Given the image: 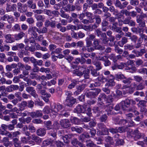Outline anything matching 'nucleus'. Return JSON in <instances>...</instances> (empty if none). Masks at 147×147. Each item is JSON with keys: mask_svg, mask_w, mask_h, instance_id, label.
I'll return each mask as SVG.
<instances>
[{"mask_svg": "<svg viewBox=\"0 0 147 147\" xmlns=\"http://www.w3.org/2000/svg\"><path fill=\"white\" fill-rule=\"evenodd\" d=\"M28 32L29 34L31 35L32 37L34 38H36L37 37L38 34L33 29V27L29 28L28 30Z\"/></svg>", "mask_w": 147, "mask_h": 147, "instance_id": "2eb2a0df", "label": "nucleus"}, {"mask_svg": "<svg viewBox=\"0 0 147 147\" xmlns=\"http://www.w3.org/2000/svg\"><path fill=\"white\" fill-rule=\"evenodd\" d=\"M84 96L89 98H94V96L92 91H86L84 93Z\"/></svg>", "mask_w": 147, "mask_h": 147, "instance_id": "7c9ffc66", "label": "nucleus"}, {"mask_svg": "<svg viewBox=\"0 0 147 147\" xmlns=\"http://www.w3.org/2000/svg\"><path fill=\"white\" fill-rule=\"evenodd\" d=\"M107 118L106 114H104L102 115L99 118L100 121L102 122H105Z\"/></svg>", "mask_w": 147, "mask_h": 147, "instance_id": "338daca9", "label": "nucleus"}, {"mask_svg": "<svg viewBox=\"0 0 147 147\" xmlns=\"http://www.w3.org/2000/svg\"><path fill=\"white\" fill-rule=\"evenodd\" d=\"M82 70L81 68H78V69H76L73 71V73L79 76H82L84 73L83 71L82 72Z\"/></svg>", "mask_w": 147, "mask_h": 147, "instance_id": "412c9836", "label": "nucleus"}, {"mask_svg": "<svg viewBox=\"0 0 147 147\" xmlns=\"http://www.w3.org/2000/svg\"><path fill=\"white\" fill-rule=\"evenodd\" d=\"M77 81L76 80H74L72 83L68 86V88L69 89H71L74 88L77 84Z\"/></svg>", "mask_w": 147, "mask_h": 147, "instance_id": "c03bdc74", "label": "nucleus"}, {"mask_svg": "<svg viewBox=\"0 0 147 147\" xmlns=\"http://www.w3.org/2000/svg\"><path fill=\"white\" fill-rule=\"evenodd\" d=\"M115 5L116 7H119L120 9H122V4L119 0H116L115 3Z\"/></svg>", "mask_w": 147, "mask_h": 147, "instance_id": "603ef678", "label": "nucleus"}, {"mask_svg": "<svg viewBox=\"0 0 147 147\" xmlns=\"http://www.w3.org/2000/svg\"><path fill=\"white\" fill-rule=\"evenodd\" d=\"M94 64L96 67V69L98 71H99L102 69V65L100 62L97 61L94 63Z\"/></svg>", "mask_w": 147, "mask_h": 147, "instance_id": "f704fd0d", "label": "nucleus"}, {"mask_svg": "<svg viewBox=\"0 0 147 147\" xmlns=\"http://www.w3.org/2000/svg\"><path fill=\"white\" fill-rule=\"evenodd\" d=\"M48 134L49 136L52 137L55 140L57 138V131L56 130L52 129L48 133Z\"/></svg>", "mask_w": 147, "mask_h": 147, "instance_id": "393cba45", "label": "nucleus"}, {"mask_svg": "<svg viewBox=\"0 0 147 147\" xmlns=\"http://www.w3.org/2000/svg\"><path fill=\"white\" fill-rule=\"evenodd\" d=\"M64 9L67 12L69 11H75L76 9V6L73 5L68 4L67 5L65 8H64Z\"/></svg>", "mask_w": 147, "mask_h": 147, "instance_id": "f3484780", "label": "nucleus"}, {"mask_svg": "<svg viewBox=\"0 0 147 147\" xmlns=\"http://www.w3.org/2000/svg\"><path fill=\"white\" fill-rule=\"evenodd\" d=\"M25 35V34L23 32H20L17 34H15L14 37L16 40H19L22 39Z\"/></svg>", "mask_w": 147, "mask_h": 147, "instance_id": "dca6fc26", "label": "nucleus"}, {"mask_svg": "<svg viewBox=\"0 0 147 147\" xmlns=\"http://www.w3.org/2000/svg\"><path fill=\"white\" fill-rule=\"evenodd\" d=\"M127 38L125 37H123L121 40L118 42V44L120 47H122L124 45L127 43Z\"/></svg>", "mask_w": 147, "mask_h": 147, "instance_id": "aec40b11", "label": "nucleus"}, {"mask_svg": "<svg viewBox=\"0 0 147 147\" xmlns=\"http://www.w3.org/2000/svg\"><path fill=\"white\" fill-rule=\"evenodd\" d=\"M52 144V141L49 140L43 141L42 144V146H47L48 145H51Z\"/></svg>", "mask_w": 147, "mask_h": 147, "instance_id": "473e14b6", "label": "nucleus"}, {"mask_svg": "<svg viewBox=\"0 0 147 147\" xmlns=\"http://www.w3.org/2000/svg\"><path fill=\"white\" fill-rule=\"evenodd\" d=\"M127 128L126 126H125L119 127H117V133H122L125 132Z\"/></svg>", "mask_w": 147, "mask_h": 147, "instance_id": "2f4dec72", "label": "nucleus"}, {"mask_svg": "<svg viewBox=\"0 0 147 147\" xmlns=\"http://www.w3.org/2000/svg\"><path fill=\"white\" fill-rule=\"evenodd\" d=\"M19 57L21 58L23 57L24 56H27L29 55L28 52L24 50H21L18 54Z\"/></svg>", "mask_w": 147, "mask_h": 147, "instance_id": "a878e982", "label": "nucleus"}, {"mask_svg": "<svg viewBox=\"0 0 147 147\" xmlns=\"http://www.w3.org/2000/svg\"><path fill=\"white\" fill-rule=\"evenodd\" d=\"M60 12L61 13L60 16L62 17L67 19H70V20L69 21V22H70L73 21V19L72 17H70L68 14L65 13V11L62 9H61Z\"/></svg>", "mask_w": 147, "mask_h": 147, "instance_id": "9b49d317", "label": "nucleus"}, {"mask_svg": "<svg viewBox=\"0 0 147 147\" xmlns=\"http://www.w3.org/2000/svg\"><path fill=\"white\" fill-rule=\"evenodd\" d=\"M20 115V116L22 117H26L29 116V112L27 111H22L19 113Z\"/></svg>", "mask_w": 147, "mask_h": 147, "instance_id": "5fc2aeb1", "label": "nucleus"}, {"mask_svg": "<svg viewBox=\"0 0 147 147\" xmlns=\"http://www.w3.org/2000/svg\"><path fill=\"white\" fill-rule=\"evenodd\" d=\"M1 20L3 21H7L9 24H11L14 21V19L13 16L6 14L1 17Z\"/></svg>", "mask_w": 147, "mask_h": 147, "instance_id": "7ed1b4c3", "label": "nucleus"}, {"mask_svg": "<svg viewBox=\"0 0 147 147\" xmlns=\"http://www.w3.org/2000/svg\"><path fill=\"white\" fill-rule=\"evenodd\" d=\"M18 11L20 13H24L28 11V7L26 4L23 5L21 3H17Z\"/></svg>", "mask_w": 147, "mask_h": 147, "instance_id": "f03ea898", "label": "nucleus"}, {"mask_svg": "<svg viewBox=\"0 0 147 147\" xmlns=\"http://www.w3.org/2000/svg\"><path fill=\"white\" fill-rule=\"evenodd\" d=\"M147 17V15L143 12L140 14L137 15L136 16V20H142V19Z\"/></svg>", "mask_w": 147, "mask_h": 147, "instance_id": "c756f323", "label": "nucleus"}, {"mask_svg": "<svg viewBox=\"0 0 147 147\" xmlns=\"http://www.w3.org/2000/svg\"><path fill=\"white\" fill-rule=\"evenodd\" d=\"M43 11L44 13L46 14L47 15L49 16H52V11L51 10L47 9H44L43 10Z\"/></svg>", "mask_w": 147, "mask_h": 147, "instance_id": "774afa93", "label": "nucleus"}, {"mask_svg": "<svg viewBox=\"0 0 147 147\" xmlns=\"http://www.w3.org/2000/svg\"><path fill=\"white\" fill-rule=\"evenodd\" d=\"M60 117H67L70 115L69 113L67 111L63 110L60 112L59 114Z\"/></svg>", "mask_w": 147, "mask_h": 147, "instance_id": "b1692460", "label": "nucleus"}, {"mask_svg": "<svg viewBox=\"0 0 147 147\" xmlns=\"http://www.w3.org/2000/svg\"><path fill=\"white\" fill-rule=\"evenodd\" d=\"M27 7L32 9H35L36 8L35 3H33V0H28L27 2Z\"/></svg>", "mask_w": 147, "mask_h": 147, "instance_id": "a211bd4d", "label": "nucleus"}, {"mask_svg": "<svg viewBox=\"0 0 147 147\" xmlns=\"http://www.w3.org/2000/svg\"><path fill=\"white\" fill-rule=\"evenodd\" d=\"M100 39L102 40V43L105 44L107 43L108 42V40L107 38L106 33L101 36Z\"/></svg>", "mask_w": 147, "mask_h": 147, "instance_id": "09e8293b", "label": "nucleus"}, {"mask_svg": "<svg viewBox=\"0 0 147 147\" xmlns=\"http://www.w3.org/2000/svg\"><path fill=\"white\" fill-rule=\"evenodd\" d=\"M49 34L53 37V38L55 40H58L61 39L58 36L59 34L58 32L51 30L49 31Z\"/></svg>", "mask_w": 147, "mask_h": 147, "instance_id": "6e6552de", "label": "nucleus"}, {"mask_svg": "<svg viewBox=\"0 0 147 147\" xmlns=\"http://www.w3.org/2000/svg\"><path fill=\"white\" fill-rule=\"evenodd\" d=\"M93 44L95 49L99 50L101 49V46L99 45V41L98 39H94L93 40Z\"/></svg>", "mask_w": 147, "mask_h": 147, "instance_id": "6ab92c4d", "label": "nucleus"}, {"mask_svg": "<svg viewBox=\"0 0 147 147\" xmlns=\"http://www.w3.org/2000/svg\"><path fill=\"white\" fill-rule=\"evenodd\" d=\"M109 23L106 19H103L101 22L102 29L103 31H106L108 28Z\"/></svg>", "mask_w": 147, "mask_h": 147, "instance_id": "ddd939ff", "label": "nucleus"}, {"mask_svg": "<svg viewBox=\"0 0 147 147\" xmlns=\"http://www.w3.org/2000/svg\"><path fill=\"white\" fill-rule=\"evenodd\" d=\"M130 136L134 137V139L136 140V139H139L141 137H144V134L143 133H140L138 129L135 130L133 131L130 132Z\"/></svg>", "mask_w": 147, "mask_h": 147, "instance_id": "f257e3e1", "label": "nucleus"}, {"mask_svg": "<svg viewBox=\"0 0 147 147\" xmlns=\"http://www.w3.org/2000/svg\"><path fill=\"white\" fill-rule=\"evenodd\" d=\"M44 124L47 130H50L53 127L52 122L50 121H45Z\"/></svg>", "mask_w": 147, "mask_h": 147, "instance_id": "bb28decb", "label": "nucleus"}, {"mask_svg": "<svg viewBox=\"0 0 147 147\" xmlns=\"http://www.w3.org/2000/svg\"><path fill=\"white\" fill-rule=\"evenodd\" d=\"M26 91L28 93L30 92V94L35 98H37L38 95L36 93V91L33 87L28 86L26 88Z\"/></svg>", "mask_w": 147, "mask_h": 147, "instance_id": "0eeeda50", "label": "nucleus"}, {"mask_svg": "<svg viewBox=\"0 0 147 147\" xmlns=\"http://www.w3.org/2000/svg\"><path fill=\"white\" fill-rule=\"evenodd\" d=\"M138 72L142 74H146L147 75V69L146 68H142L138 69Z\"/></svg>", "mask_w": 147, "mask_h": 147, "instance_id": "8fccbe9b", "label": "nucleus"}, {"mask_svg": "<svg viewBox=\"0 0 147 147\" xmlns=\"http://www.w3.org/2000/svg\"><path fill=\"white\" fill-rule=\"evenodd\" d=\"M81 22L84 24H88L89 23H92L93 22V21L92 20H87L86 19H83L81 20Z\"/></svg>", "mask_w": 147, "mask_h": 147, "instance_id": "0e129e2a", "label": "nucleus"}, {"mask_svg": "<svg viewBox=\"0 0 147 147\" xmlns=\"http://www.w3.org/2000/svg\"><path fill=\"white\" fill-rule=\"evenodd\" d=\"M76 110L78 113H84L86 110V107L85 106L79 105L77 107Z\"/></svg>", "mask_w": 147, "mask_h": 147, "instance_id": "4468645a", "label": "nucleus"}, {"mask_svg": "<svg viewBox=\"0 0 147 147\" xmlns=\"http://www.w3.org/2000/svg\"><path fill=\"white\" fill-rule=\"evenodd\" d=\"M114 98L113 96L111 95H109L107 96V98L106 100L107 103H110L112 102Z\"/></svg>", "mask_w": 147, "mask_h": 147, "instance_id": "58836bf2", "label": "nucleus"}, {"mask_svg": "<svg viewBox=\"0 0 147 147\" xmlns=\"http://www.w3.org/2000/svg\"><path fill=\"white\" fill-rule=\"evenodd\" d=\"M109 10L115 16H117L118 14V10L116 9L113 6H111L109 8Z\"/></svg>", "mask_w": 147, "mask_h": 147, "instance_id": "5701e85b", "label": "nucleus"}, {"mask_svg": "<svg viewBox=\"0 0 147 147\" xmlns=\"http://www.w3.org/2000/svg\"><path fill=\"white\" fill-rule=\"evenodd\" d=\"M85 87V84H83L80 85H78L76 86L77 90H80L81 92L82 91Z\"/></svg>", "mask_w": 147, "mask_h": 147, "instance_id": "864d4df0", "label": "nucleus"}, {"mask_svg": "<svg viewBox=\"0 0 147 147\" xmlns=\"http://www.w3.org/2000/svg\"><path fill=\"white\" fill-rule=\"evenodd\" d=\"M131 80L132 79L130 78H127L125 77L122 82L125 84L129 85L131 82Z\"/></svg>", "mask_w": 147, "mask_h": 147, "instance_id": "ea45409f", "label": "nucleus"}, {"mask_svg": "<svg viewBox=\"0 0 147 147\" xmlns=\"http://www.w3.org/2000/svg\"><path fill=\"white\" fill-rule=\"evenodd\" d=\"M62 36L65 38L66 40L69 42L72 40V37L70 35H68L67 33H65L62 35Z\"/></svg>", "mask_w": 147, "mask_h": 147, "instance_id": "72a5a7b5", "label": "nucleus"}, {"mask_svg": "<svg viewBox=\"0 0 147 147\" xmlns=\"http://www.w3.org/2000/svg\"><path fill=\"white\" fill-rule=\"evenodd\" d=\"M76 102V99L74 98L66 99L65 102V104L69 107H71Z\"/></svg>", "mask_w": 147, "mask_h": 147, "instance_id": "1a4fd4ad", "label": "nucleus"}, {"mask_svg": "<svg viewBox=\"0 0 147 147\" xmlns=\"http://www.w3.org/2000/svg\"><path fill=\"white\" fill-rule=\"evenodd\" d=\"M86 143V146L87 147H95L96 146L95 144H94L92 141H87Z\"/></svg>", "mask_w": 147, "mask_h": 147, "instance_id": "13d9d810", "label": "nucleus"}, {"mask_svg": "<svg viewBox=\"0 0 147 147\" xmlns=\"http://www.w3.org/2000/svg\"><path fill=\"white\" fill-rule=\"evenodd\" d=\"M28 140L32 139V140L34 141V142L36 143L37 144H39L42 141V139L40 138L38 136L35 134H32L31 136L27 138Z\"/></svg>", "mask_w": 147, "mask_h": 147, "instance_id": "39448f33", "label": "nucleus"}, {"mask_svg": "<svg viewBox=\"0 0 147 147\" xmlns=\"http://www.w3.org/2000/svg\"><path fill=\"white\" fill-rule=\"evenodd\" d=\"M97 126L99 130H101L105 135H109L108 129L106 128V126L104 123H98L97 124Z\"/></svg>", "mask_w": 147, "mask_h": 147, "instance_id": "20e7f679", "label": "nucleus"}, {"mask_svg": "<svg viewBox=\"0 0 147 147\" xmlns=\"http://www.w3.org/2000/svg\"><path fill=\"white\" fill-rule=\"evenodd\" d=\"M56 105V104L54 103L51 106V110L52 113L54 112L56 113L58 112L57 107H55Z\"/></svg>", "mask_w": 147, "mask_h": 147, "instance_id": "3c124183", "label": "nucleus"}, {"mask_svg": "<svg viewBox=\"0 0 147 147\" xmlns=\"http://www.w3.org/2000/svg\"><path fill=\"white\" fill-rule=\"evenodd\" d=\"M60 124L62 127L64 128H67L71 125L69 120L66 119L61 120L60 121Z\"/></svg>", "mask_w": 147, "mask_h": 147, "instance_id": "423d86ee", "label": "nucleus"}, {"mask_svg": "<svg viewBox=\"0 0 147 147\" xmlns=\"http://www.w3.org/2000/svg\"><path fill=\"white\" fill-rule=\"evenodd\" d=\"M95 19L96 23V24L98 25L101 22V18L99 16H95Z\"/></svg>", "mask_w": 147, "mask_h": 147, "instance_id": "69168bd1", "label": "nucleus"}, {"mask_svg": "<svg viewBox=\"0 0 147 147\" xmlns=\"http://www.w3.org/2000/svg\"><path fill=\"white\" fill-rule=\"evenodd\" d=\"M107 98V95L104 93H102L100 94L98 98V101L99 102H103V100L106 101Z\"/></svg>", "mask_w": 147, "mask_h": 147, "instance_id": "4be33fe9", "label": "nucleus"}, {"mask_svg": "<svg viewBox=\"0 0 147 147\" xmlns=\"http://www.w3.org/2000/svg\"><path fill=\"white\" fill-rule=\"evenodd\" d=\"M137 23H138V25L140 27L143 28L145 26V21L142 20H136Z\"/></svg>", "mask_w": 147, "mask_h": 147, "instance_id": "4d7b16f0", "label": "nucleus"}, {"mask_svg": "<svg viewBox=\"0 0 147 147\" xmlns=\"http://www.w3.org/2000/svg\"><path fill=\"white\" fill-rule=\"evenodd\" d=\"M84 13H85V14L86 16L89 19L92 20H93L94 18H92L93 15L92 13L87 11H86V12H84Z\"/></svg>", "mask_w": 147, "mask_h": 147, "instance_id": "680f3d73", "label": "nucleus"}, {"mask_svg": "<svg viewBox=\"0 0 147 147\" xmlns=\"http://www.w3.org/2000/svg\"><path fill=\"white\" fill-rule=\"evenodd\" d=\"M109 57L110 59L112 60L115 63L117 61V56H116L114 54H111Z\"/></svg>", "mask_w": 147, "mask_h": 147, "instance_id": "052dcab7", "label": "nucleus"}, {"mask_svg": "<svg viewBox=\"0 0 147 147\" xmlns=\"http://www.w3.org/2000/svg\"><path fill=\"white\" fill-rule=\"evenodd\" d=\"M105 141L107 143H109L110 144H113L114 143L112 138L109 136L107 137Z\"/></svg>", "mask_w": 147, "mask_h": 147, "instance_id": "6e6d98bb", "label": "nucleus"}, {"mask_svg": "<svg viewBox=\"0 0 147 147\" xmlns=\"http://www.w3.org/2000/svg\"><path fill=\"white\" fill-rule=\"evenodd\" d=\"M3 145L6 147H8L9 145V138L7 137H4L2 141Z\"/></svg>", "mask_w": 147, "mask_h": 147, "instance_id": "c85d7f7f", "label": "nucleus"}, {"mask_svg": "<svg viewBox=\"0 0 147 147\" xmlns=\"http://www.w3.org/2000/svg\"><path fill=\"white\" fill-rule=\"evenodd\" d=\"M71 122L75 124L78 125L80 123L79 119L77 118L74 117L71 120Z\"/></svg>", "mask_w": 147, "mask_h": 147, "instance_id": "e2e57ef3", "label": "nucleus"}, {"mask_svg": "<svg viewBox=\"0 0 147 147\" xmlns=\"http://www.w3.org/2000/svg\"><path fill=\"white\" fill-rule=\"evenodd\" d=\"M121 109L123 110H127L129 106L126 105L125 104H123V102L122 101L120 103Z\"/></svg>", "mask_w": 147, "mask_h": 147, "instance_id": "37998d69", "label": "nucleus"}, {"mask_svg": "<svg viewBox=\"0 0 147 147\" xmlns=\"http://www.w3.org/2000/svg\"><path fill=\"white\" fill-rule=\"evenodd\" d=\"M115 85V83L113 80L109 79L108 82L105 84L106 86H112Z\"/></svg>", "mask_w": 147, "mask_h": 147, "instance_id": "4c0bfd02", "label": "nucleus"}, {"mask_svg": "<svg viewBox=\"0 0 147 147\" xmlns=\"http://www.w3.org/2000/svg\"><path fill=\"white\" fill-rule=\"evenodd\" d=\"M92 40L88 39V38H86L85 39V41L86 43V47H91L92 45Z\"/></svg>", "mask_w": 147, "mask_h": 147, "instance_id": "49530a36", "label": "nucleus"}, {"mask_svg": "<svg viewBox=\"0 0 147 147\" xmlns=\"http://www.w3.org/2000/svg\"><path fill=\"white\" fill-rule=\"evenodd\" d=\"M42 73H49L50 71V69L48 68H45L44 67H41L39 70Z\"/></svg>", "mask_w": 147, "mask_h": 147, "instance_id": "79ce46f5", "label": "nucleus"}, {"mask_svg": "<svg viewBox=\"0 0 147 147\" xmlns=\"http://www.w3.org/2000/svg\"><path fill=\"white\" fill-rule=\"evenodd\" d=\"M5 38L6 42L7 43H11L13 42L14 41L11 38V34L5 35L4 36Z\"/></svg>", "mask_w": 147, "mask_h": 147, "instance_id": "cd10ccee", "label": "nucleus"}, {"mask_svg": "<svg viewBox=\"0 0 147 147\" xmlns=\"http://www.w3.org/2000/svg\"><path fill=\"white\" fill-rule=\"evenodd\" d=\"M28 129L31 133H33L36 131V128L32 124H30L28 126Z\"/></svg>", "mask_w": 147, "mask_h": 147, "instance_id": "a19ab883", "label": "nucleus"}, {"mask_svg": "<svg viewBox=\"0 0 147 147\" xmlns=\"http://www.w3.org/2000/svg\"><path fill=\"white\" fill-rule=\"evenodd\" d=\"M84 77L86 79H88L89 78V70L88 69H84L83 71Z\"/></svg>", "mask_w": 147, "mask_h": 147, "instance_id": "e433bc0d", "label": "nucleus"}, {"mask_svg": "<svg viewBox=\"0 0 147 147\" xmlns=\"http://www.w3.org/2000/svg\"><path fill=\"white\" fill-rule=\"evenodd\" d=\"M7 6L6 10L7 12H10L12 11H16V10L17 5L16 4H13L11 5L8 4H7Z\"/></svg>", "mask_w": 147, "mask_h": 147, "instance_id": "f8f14e48", "label": "nucleus"}, {"mask_svg": "<svg viewBox=\"0 0 147 147\" xmlns=\"http://www.w3.org/2000/svg\"><path fill=\"white\" fill-rule=\"evenodd\" d=\"M95 32L96 34L98 37H99L100 36H102L105 34V33H102L99 28L96 29L95 30Z\"/></svg>", "mask_w": 147, "mask_h": 147, "instance_id": "c9c22d12", "label": "nucleus"}, {"mask_svg": "<svg viewBox=\"0 0 147 147\" xmlns=\"http://www.w3.org/2000/svg\"><path fill=\"white\" fill-rule=\"evenodd\" d=\"M37 83L35 80H32L30 79L29 80L28 82L27 83V84L28 86L32 85L34 86H35L37 85Z\"/></svg>", "mask_w": 147, "mask_h": 147, "instance_id": "a18cd8bd", "label": "nucleus"}, {"mask_svg": "<svg viewBox=\"0 0 147 147\" xmlns=\"http://www.w3.org/2000/svg\"><path fill=\"white\" fill-rule=\"evenodd\" d=\"M35 17L37 21H42L45 19L44 17L41 15H35Z\"/></svg>", "mask_w": 147, "mask_h": 147, "instance_id": "bf43d9fd", "label": "nucleus"}, {"mask_svg": "<svg viewBox=\"0 0 147 147\" xmlns=\"http://www.w3.org/2000/svg\"><path fill=\"white\" fill-rule=\"evenodd\" d=\"M101 90L100 89L96 88L94 89L92 91L94 95V97L96 96L100 92Z\"/></svg>", "mask_w": 147, "mask_h": 147, "instance_id": "de8ad7c7", "label": "nucleus"}, {"mask_svg": "<svg viewBox=\"0 0 147 147\" xmlns=\"http://www.w3.org/2000/svg\"><path fill=\"white\" fill-rule=\"evenodd\" d=\"M46 130L43 128H40L36 131L37 135L39 136L42 137L46 134Z\"/></svg>", "mask_w": 147, "mask_h": 147, "instance_id": "9d476101", "label": "nucleus"}]
</instances>
